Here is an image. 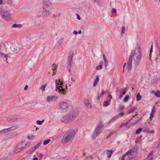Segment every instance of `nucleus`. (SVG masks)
<instances>
[{
  "instance_id": "nucleus-12",
  "label": "nucleus",
  "mask_w": 160,
  "mask_h": 160,
  "mask_svg": "<svg viewBox=\"0 0 160 160\" xmlns=\"http://www.w3.org/2000/svg\"><path fill=\"white\" fill-rule=\"evenodd\" d=\"M51 12L50 10H48L46 8H44L42 12V15L43 17H47L51 15Z\"/></svg>"
},
{
  "instance_id": "nucleus-37",
  "label": "nucleus",
  "mask_w": 160,
  "mask_h": 160,
  "mask_svg": "<svg viewBox=\"0 0 160 160\" xmlns=\"http://www.w3.org/2000/svg\"><path fill=\"white\" fill-rule=\"evenodd\" d=\"M46 85H47V84H45L44 85L42 86L41 87L40 89L41 90H42V91H44L45 90V88L46 87Z\"/></svg>"
},
{
  "instance_id": "nucleus-58",
  "label": "nucleus",
  "mask_w": 160,
  "mask_h": 160,
  "mask_svg": "<svg viewBox=\"0 0 160 160\" xmlns=\"http://www.w3.org/2000/svg\"><path fill=\"white\" fill-rule=\"evenodd\" d=\"M158 118L159 120H160V111H159L158 115Z\"/></svg>"
},
{
  "instance_id": "nucleus-25",
  "label": "nucleus",
  "mask_w": 160,
  "mask_h": 160,
  "mask_svg": "<svg viewBox=\"0 0 160 160\" xmlns=\"http://www.w3.org/2000/svg\"><path fill=\"white\" fill-rule=\"evenodd\" d=\"M126 93L125 92L121 91L120 92V94L119 95L118 99H121V98L123 97V95Z\"/></svg>"
},
{
  "instance_id": "nucleus-10",
  "label": "nucleus",
  "mask_w": 160,
  "mask_h": 160,
  "mask_svg": "<svg viewBox=\"0 0 160 160\" xmlns=\"http://www.w3.org/2000/svg\"><path fill=\"white\" fill-rule=\"evenodd\" d=\"M17 128V126H13L8 128L4 129L0 131V134L14 130Z\"/></svg>"
},
{
  "instance_id": "nucleus-4",
  "label": "nucleus",
  "mask_w": 160,
  "mask_h": 160,
  "mask_svg": "<svg viewBox=\"0 0 160 160\" xmlns=\"http://www.w3.org/2000/svg\"><path fill=\"white\" fill-rule=\"evenodd\" d=\"M56 90L59 93L65 95L66 93V91L63 88V83L61 82L59 79L56 80Z\"/></svg>"
},
{
  "instance_id": "nucleus-19",
  "label": "nucleus",
  "mask_w": 160,
  "mask_h": 160,
  "mask_svg": "<svg viewBox=\"0 0 160 160\" xmlns=\"http://www.w3.org/2000/svg\"><path fill=\"white\" fill-rule=\"evenodd\" d=\"M118 118V116H116L112 118L108 122V124L109 125L112 123L114 122Z\"/></svg>"
},
{
  "instance_id": "nucleus-31",
  "label": "nucleus",
  "mask_w": 160,
  "mask_h": 160,
  "mask_svg": "<svg viewBox=\"0 0 160 160\" xmlns=\"http://www.w3.org/2000/svg\"><path fill=\"white\" fill-rule=\"evenodd\" d=\"M155 95L157 97L159 98L160 97V91H158L157 92H155Z\"/></svg>"
},
{
  "instance_id": "nucleus-26",
  "label": "nucleus",
  "mask_w": 160,
  "mask_h": 160,
  "mask_svg": "<svg viewBox=\"0 0 160 160\" xmlns=\"http://www.w3.org/2000/svg\"><path fill=\"white\" fill-rule=\"evenodd\" d=\"M137 109V108H134L131 109H130L129 111H128L127 113L128 114H129L130 113H132L134 112L135 110Z\"/></svg>"
},
{
  "instance_id": "nucleus-22",
  "label": "nucleus",
  "mask_w": 160,
  "mask_h": 160,
  "mask_svg": "<svg viewBox=\"0 0 160 160\" xmlns=\"http://www.w3.org/2000/svg\"><path fill=\"white\" fill-rule=\"evenodd\" d=\"M103 64V62L102 61H100L99 63V66H97L96 67V69L98 70H101L102 68V66Z\"/></svg>"
},
{
  "instance_id": "nucleus-27",
  "label": "nucleus",
  "mask_w": 160,
  "mask_h": 160,
  "mask_svg": "<svg viewBox=\"0 0 160 160\" xmlns=\"http://www.w3.org/2000/svg\"><path fill=\"white\" fill-rule=\"evenodd\" d=\"M142 96L140 95V93H138L137 95V101H138L139 100H140L142 98Z\"/></svg>"
},
{
  "instance_id": "nucleus-61",
  "label": "nucleus",
  "mask_w": 160,
  "mask_h": 160,
  "mask_svg": "<svg viewBox=\"0 0 160 160\" xmlns=\"http://www.w3.org/2000/svg\"><path fill=\"white\" fill-rule=\"evenodd\" d=\"M73 34H75V35H77V34H78V32L77 31H74L73 32Z\"/></svg>"
},
{
  "instance_id": "nucleus-60",
  "label": "nucleus",
  "mask_w": 160,
  "mask_h": 160,
  "mask_svg": "<svg viewBox=\"0 0 160 160\" xmlns=\"http://www.w3.org/2000/svg\"><path fill=\"white\" fill-rule=\"evenodd\" d=\"M118 90H119V88L118 87H117L116 88V90H115V92L116 93L118 92Z\"/></svg>"
},
{
  "instance_id": "nucleus-50",
  "label": "nucleus",
  "mask_w": 160,
  "mask_h": 160,
  "mask_svg": "<svg viewBox=\"0 0 160 160\" xmlns=\"http://www.w3.org/2000/svg\"><path fill=\"white\" fill-rule=\"evenodd\" d=\"M152 49H153V45H152L151 46V48L150 49V53H152Z\"/></svg>"
},
{
  "instance_id": "nucleus-45",
  "label": "nucleus",
  "mask_w": 160,
  "mask_h": 160,
  "mask_svg": "<svg viewBox=\"0 0 160 160\" xmlns=\"http://www.w3.org/2000/svg\"><path fill=\"white\" fill-rule=\"evenodd\" d=\"M7 3L8 4H11L12 3V2L11 0H8Z\"/></svg>"
},
{
  "instance_id": "nucleus-28",
  "label": "nucleus",
  "mask_w": 160,
  "mask_h": 160,
  "mask_svg": "<svg viewBox=\"0 0 160 160\" xmlns=\"http://www.w3.org/2000/svg\"><path fill=\"white\" fill-rule=\"evenodd\" d=\"M64 42V39L62 38L59 40L58 42V45H60L62 44Z\"/></svg>"
},
{
  "instance_id": "nucleus-18",
  "label": "nucleus",
  "mask_w": 160,
  "mask_h": 160,
  "mask_svg": "<svg viewBox=\"0 0 160 160\" xmlns=\"http://www.w3.org/2000/svg\"><path fill=\"white\" fill-rule=\"evenodd\" d=\"M96 78L95 80L94 81V83H93V86L94 87H95L96 86L98 82H99V76L98 75H97L96 76Z\"/></svg>"
},
{
  "instance_id": "nucleus-64",
  "label": "nucleus",
  "mask_w": 160,
  "mask_h": 160,
  "mask_svg": "<svg viewBox=\"0 0 160 160\" xmlns=\"http://www.w3.org/2000/svg\"><path fill=\"white\" fill-rule=\"evenodd\" d=\"M33 160H38V159L37 158H35L33 159Z\"/></svg>"
},
{
  "instance_id": "nucleus-54",
  "label": "nucleus",
  "mask_w": 160,
  "mask_h": 160,
  "mask_svg": "<svg viewBox=\"0 0 160 160\" xmlns=\"http://www.w3.org/2000/svg\"><path fill=\"white\" fill-rule=\"evenodd\" d=\"M112 12L116 13V10L115 8H112Z\"/></svg>"
},
{
  "instance_id": "nucleus-8",
  "label": "nucleus",
  "mask_w": 160,
  "mask_h": 160,
  "mask_svg": "<svg viewBox=\"0 0 160 160\" xmlns=\"http://www.w3.org/2000/svg\"><path fill=\"white\" fill-rule=\"evenodd\" d=\"M59 106L61 109L62 110L67 109L69 107L68 104L64 101H61L59 103Z\"/></svg>"
},
{
  "instance_id": "nucleus-32",
  "label": "nucleus",
  "mask_w": 160,
  "mask_h": 160,
  "mask_svg": "<svg viewBox=\"0 0 160 160\" xmlns=\"http://www.w3.org/2000/svg\"><path fill=\"white\" fill-rule=\"evenodd\" d=\"M44 120H42V121H40L38 120L37 121V123L39 125H41L42 124V123L44 122Z\"/></svg>"
},
{
  "instance_id": "nucleus-5",
  "label": "nucleus",
  "mask_w": 160,
  "mask_h": 160,
  "mask_svg": "<svg viewBox=\"0 0 160 160\" xmlns=\"http://www.w3.org/2000/svg\"><path fill=\"white\" fill-rule=\"evenodd\" d=\"M73 54V51H70L69 52L68 59V64L67 69V70L68 71L69 75L71 74V69L72 68V57Z\"/></svg>"
},
{
  "instance_id": "nucleus-40",
  "label": "nucleus",
  "mask_w": 160,
  "mask_h": 160,
  "mask_svg": "<svg viewBox=\"0 0 160 160\" xmlns=\"http://www.w3.org/2000/svg\"><path fill=\"white\" fill-rule=\"evenodd\" d=\"M153 114H154L153 113L151 112L150 114V117L149 118L150 120V121H151L152 120V118H153Z\"/></svg>"
},
{
  "instance_id": "nucleus-30",
  "label": "nucleus",
  "mask_w": 160,
  "mask_h": 160,
  "mask_svg": "<svg viewBox=\"0 0 160 160\" xmlns=\"http://www.w3.org/2000/svg\"><path fill=\"white\" fill-rule=\"evenodd\" d=\"M129 96L128 95H127L125 96V97L123 99V101L124 102H127L129 99Z\"/></svg>"
},
{
  "instance_id": "nucleus-42",
  "label": "nucleus",
  "mask_w": 160,
  "mask_h": 160,
  "mask_svg": "<svg viewBox=\"0 0 160 160\" xmlns=\"http://www.w3.org/2000/svg\"><path fill=\"white\" fill-rule=\"evenodd\" d=\"M155 106H153L152 109L151 111V113H154L155 112Z\"/></svg>"
},
{
  "instance_id": "nucleus-15",
  "label": "nucleus",
  "mask_w": 160,
  "mask_h": 160,
  "mask_svg": "<svg viewBox=\"0 0 160 160\" xmlns=\"http://www.w3.org/2000/svg\"><path fill=\"white\" fill-rule=\"evenodd\" d=\"M42 2L45 6L50 7L52 5V2L50 0H43Z\"/></svg>"
},
{
  "instance_id": "nucleus-34",
  "label": "nucleus",
  "mask_w": 160,
  "mask_h": 160,
  "mask_svg": "<svg viewBox=\"0 0 160 160\" xmlns=\"http://www.w3.org/2000/svg\"><path fill=\"white\" fill-rule=\"evenodd\" d=\"M35 151V150H34V149H33V148H31V149H29V150H28V151L27 153H32Z\"/></svg>"
},
{
  "instance_id": "nucleus-56",
  "label": "nucleus",
  "mask_w": 160,
  "mask_h": 160,
  "mask_svg": "<svg viewBox=\"0 0 160 160\" xmlns=\"http://www.w3.org/2000/svg\"><path fill=\"white\" fill-rule=\"evenodd\" d=\"M77 19H78V20H80L81 18H80V17L79 16V15L78 14H77Z\"/></svg>"
},
{
  "instance_id": "nucleus-24",
  "label": "nucleus",
  "mask_w": 160,
  "mask_h": 160,
  "mask_svg": "<svg viewBox=\"0 0 160 160\" xmlns=\"http://www.w3.org/2000/svg\"><path fill=\"white\" fill-rule=\"evenodd\" d=\"M156 45L157 47L159 49V53H158V56L160 57V41L159 42H157Z\"/></svg>"
},
{
  "instance_id": "nucleus-7",
  "label": "nucleus",
  "mask_w": 160,
  "mask_h": 160,
  "mask_svg": "<svg viewBox=\"0 0 160 160\" xmlns=\"http://www.w3.org/2000/svg\"><path fill=\"white\" fill-rule=\"evenodd\" d=\"M10 12V11H8L6 10L0 11V15L3 19L9 21L10 20L11 18Z\"/></svg>"
},
{
  "instance_id": "nucleus-41",
  "label": "nucleus",
  "mask_w": 160,
  "mask_h": 160,
  "mask_svg": "<svg viewBox=\"0 0 160 160\" xmlns=\"http://www.w3.org/2000/svg\"><path fill=\"white\" fill-rule=\"evenodd\" d=\"M149 132V130L148 128H146L143 130V132H148V133Z\"/></svg>"
},
{
  "instance_id": "nucleus-6",
  "label": "nucleus",
  "mask_w": 160,
  "mask_h": 160,
  "mask_svg": "<svg viewBox=\"0 0 160 160\" xmlns=\"http://www.w3.org/2000/svg\"><path fill=\"white\" fill-rule=\"evenodd\" d=\"M30 143L29 142L25 143L24 142H22L21 144H18L17 146L15 148L14 152L15 153H17L22 151L26 148V147L28 145L29 146Z\"/></svg>"
},
{
  "instance_id": "nucleus-46",
  "label": "nucleus",
  "mask_w": 160,
  "mask_h": 160,
  "mask_svg": "<svg viewBox=\"0 0 160 160\" xmlns=\"http://www.w3.org/2000/svg\"><path fill=\"white\" fill-rule=\"evenodd\" d=\"M127 157V155H125V153L123 155L122 157L121 158L122 160H125V158Z\"/></svg>"
},
{
  "instance_id": "nucleus-9",
  "label": "nucleus",
  "mask_w": 160,
  "mask_h": 160,
  "mask_svg": "<svg viewBox=\"0 0 160 160\" xmlns=\"http://www.w3.org/2000/svg\"><path fill=\"white\" fill-rule=\"evenodd\" d=\"M133 152L132 151V149H130L125 153V155H127V160H130L134 158V156L133 155Z\"/></svg>"
},
{
  "instance_id": "nucleus-53",
  "label": "nucleus",
  "mask_w": 160,
  "mask_h": 160,
  "mask_svg": "<svg viewBox=\"0 0 160 160\" xmlns=\"http://www.w3.org/2000/svg\"><path fill=\"white\" fill-rule=\"evenodd\" d=\"M93 0L96 3H99L101 0Z\"/></svg>"
},
{
  "instance_id": "nucleus-2",
  "label": "nucleus",
  "mask_w": 160,
  "mask_h": 160,
  "mask_svg": "<svg viewBox=\"0 0 160 160\" xmlns=\"http://www.w3.org/2000/svg\"><path fill=\"white\" fill-rule=\"evenodd\" d=\"M75 132L73 129H69L66 132L62 140V143H67L72 141L74 137Z\"/></svg>"
},
{
  "instance_id": "nucleus-17",
  "label": "nucleus",
  "mask_w": 160,
  "mask_h": 160,
  "mask_svg": "<svg viewBox=\"0 0 160 160\" xmlns=\"http://www.w3.org/2000/svg\"><path fill=\"white\" fill-rule=\"evenodd\" d=\"M18 118V116H14L10 119L9 122H10L11 123H12L15 122H16L17 121V120Z\"/></svg>"
},
{
  "instance_id": "nucleus-13",
  "label": "nucleus",
  "mask_w": 160,
  "mask_h": 160,
  "mask_svg": "<svg viewBox=\"0 0 160 160\" xmlns=\"http://www.w3.org/2000/svg\"><path fill=\"white\" fill-rule=\"evenodd\" d=\"M57 97L54 96H48L47 98V101L48 102L52 101H55L57 100Z\"/></svg>"
},
{
  "instance_id": "nucleus-43",
  "label": "nucleus",
  "mask_w": 160,
  "mask_h": 160,
  "mask_svg": "<svg viewBox=\"0 0 160 160\" xmlns=\"http://www.w3.org/2000/svg\"><path fill=\"white\" fill-rule=\"evenodd\" d=\"M107 92V91H102L100 95V96H101V97H102L103 94L105 93H106Z\"/></svg>"
},
{
  "instance_id": "nucleus-16",
  "label": "nucleus",
  "mask_w": 160,
  "mask_h": 160,
  "mask_svg": "<svg viewBox=\"0 0 160 160\" xmlns=\"http://www.w3.org/2000/svg\"><path fill=\"white\" fill-rule=\"evenodd\" d=\"M84 103L86 107L89 108H91V106L89 100L87 98H85L84 100Z\"/></svg>"
},
{
  "instance_id": "nucleus-35",
  "label": "nucleus",
  "mask_w": 160,
  "mask_h": 160,
  "mask_svg": "<svg viewBox=\"0 0 160 160\" xmlns=\"http://www.w3.org/2000/svg\"><path fill=\"white\" fill-rule=\"evenodd\" d=\"M142 117H140L139 119L137 120L132 124V125H136L137 124L139 121H140L142 119Z\"/></svg>"
},
{
  "instance_id": "nucleus-48",
  "label": "nucleus",
  "mask_w": 160,
  "mask_h": 160,
  "mask_svg": "<svg viewBox=\"0 0 160 160\" xmlns=\"http://www.w3.org/2000/svg\"><path fill=\"white\" fill-rule=\"evenodd\" d=\"M124 113H123V112H122L118 114L117 116H120V117H122L124 115Z\"/></svg>"
},
{
  "instance_id": "nucleus-21",
  "label": "nucleus",
  "mask_w": 160,
  "mask_h": 160,
  "mask_svg": "<svg viewBox=\"0 0 160 160\" xmlns=\"http://www.w3.org/2000/svg\"><path fill=\"white\" fill-rule=\"evenodd\" d=\"M153 151H152L148 155L147 158L146 159V160H152L153 159V158H150L153 155Z\"/></svg>"
},
{
  "instance_id": "nucleus-44",
  "label": "nucleus",
  "mask_w": 160,
  "mask_h": 160,
  "mask_svg": "<svg viewBox=\"0 0 160 160\" xmlns=\"http://www.w3.org/2000/svg\"><path fill=\"white\" fill-rule=\"evenodd\" d=\"M126 125V124L125 123H122L120 126H119V128H122L123 127L125 126Z\"/></svg>"
},
{
  "instance_id": "nucleus-36",
  "label": "nucleus",
  "mask_w": 160,
  "mask_h": 160,
  "mask_svg": "<svg viewBox=\"0 0 160 160\" xmlns=\"http://www.w3.org/2000/svg\"><path fill=\"white\" fill-rule=\"evenodd\" d=\"M50 139H49L45 140L43 142V144L44 145H46L50 142Z\"/></svg>"
},
{
  "instance_id": "nucleus-11",
  "label": "nucleus",
  "mask_w": 160,
  "mask_h": 160,
  "mask_svg": "<svg viewBox=\"0 0 160 160\" xmlns=\"http://www.w3.org/2000/svg\"><path fill=\"white\" fill-rule=\"evenodd\" d=\"M103 129V126L101 125H99L96 128L95 132L96 135H99Z\"/></svg>"
},
{
  "instance_id": "nucleus-39",
  "label": "nucleus",
  "mask_w": 160,
  "mask_h": 160,
  "mask_svg": "<svg viewBox=\"0 0 160 160\" xmlns=\"http://www.w3.org/2000/svg\"><path fill=\"white\" fill-rule=\"evenodd\" d=\"M125 27L124 26H123L122 27V32H121L122 34H123L125 33Z\"/></svg>"
},
{
  "instance_id": "nucleus-14",
  "label": "nucleus",
  "mask_w": 160,
  "mask_h": 160,
  "mask_svg": "<svg viewBox=\"0 0 160 160\" xmlns=\"http://www.w3.org/2000/svg\"><path fill=\"white\" fill-rule=\"evenodd\" d=\"M108 98L109 99L108 101H106L103 103V106L104 107H107L110 104V102L111 101V99L112 98V95H110L108 96Z\"/></svg>"
},
{
  "instance_id": "nucleus-57",
  "label": "nucleus",
  "mask_w": 160,
  "mask_h": 160,
  "mask_svg": "<svg viewBox=\"0 0 160 160\" xmlns=\"http://www.w3.org/2000/svg\"><path fill=\"white\" fill-rule=\"evenodd\" d=\"M151 55H152V53H150L149 54V59L150 60H151Z\"/></svg>"
},
{
  "instance_id": "nucleus-52",
  "label": "nucleus",
  "mask_w": 160,
  "mask_h": 160,
  "mask_svg": "<svg viewBox=\"0 0 160 160\" xmlns=\"http://www.w3.org/2000/svg\"><path fill=\"white\" fill-rule=\"evenodd\" d=\"M128 89L127 88H126L122 89V90L123 91L122 92H126Z\"/></svg>"
},
{
  "instance_id": "nucleus-49",
  "label": "nucleus",
  "mask_w": 160,
  "mask_h": 160,
  "mask_svg": "<svg viewBox=\"0 0 160 160\" xmlns=\"http://www.w3.org/2000/svg\"><path fill=\"white\" fill-rule=\"evenodd\" d=\"M103 57L104 61L107 60V59L106 57V56L104 54H103Z\"/></svg>"
},
{
  "instance_id": "nucleus-47",
  "label": "nucleus",
  "mask_w": 160,
  "mask_h": 160,
  "mask_svg": "<svg viewBox=\"0 0 160 160\" xmlns=\"http://www.w3.org/2000/svg\"><path fill=\"white\" fill-rule=\"evenodd\" d=\"M105 65V66L106 68L108 66V60L106 61H104Z\"/></svg>"
},
{
  "instance_id": "nucleus-1",
  "label": "nucleus",
  "mask_w": 160,
  "mask_h": 160,
  "mask_svg": "<svg viewBox=\"0 0 160 160\" xmlns=\"http://www.w3.org/2000/svg\"><path fill=\"white\" fill-rule=\"evenodd\" d=\"M133 59V63L136 67H137L140 63L141 59V54L140 51V45L137 43L135 48L134 53L131 52L128 60L127 68L128 71L131 70L132 61Z\"/></svg>"
},
{
  "instance_id": "nucleus-59",
  "label": "nucleus",
  "mask_w": 160,
  "mask_h": 160,
  "mask_svg": "<svg viewBox=\"0 0 160 160\" xmlns=\"http://www.w3.org/2000/svg\"><path fill=\"white\" fill-rule=\"evenodd\" d=\"M97 135H96V134H95V132L94 131V133L92 135V138H94L95 137L97 136Z\"/></svg>"
},
{
  "instance_id": "nucleus-63",
  "label": "nucleus",
  "mask_w": 160,
  "mask_h": 160,
  "mask_svg": "<svg viewBox=\"0 0 160 160\" xmlns=\"http://www.w3.org/2000/svg\"><path fill=\"white\" fill-rule=\"evenodd\" d=\"M28 88V86L26 85L25 86L24 88V90H26Z\"/></svg>"
},
{
  "instance_id": "nucleus-3",
  "label": "nucleus",
  "mask_w": 160,
  "mask_h": 160,
  "mask_svg": "<svg viewBox=\"0 0 160 160\" xmlns=\"http://www.w3.org/2000/svg\"><path fill=\"white\" fill-rule=\"evenodd\" d=\"M78 115V114L77 112H73L66 114L62 117L61 119V122L65 123L72 122L74 120Z\"/></svg>"
},
{
  "instance_id": "nucleus-23",
  "label": "nucleus",
  "mask_w": 160,
  "mask_h": 160,
  "mask_svg": "<svg viewBox=\"0 0 160 160\" xmlns=\"http://www.w3.org/2000/svg\"><path fill=\"white\" fill-rule=\"evenodd\" d=\"M22 27L21 24H14L12 25V28H21Z\"/></svg>"
},
{
  "instance_id": "nucleus-55",
  "label": "nucleus",
  "mask_w": 160,
  "mask_h": 160,
  "mask_svg": "<svg viewBox=\"0 0 160 160\" xmlns=\"http://www.w3.org/2000/svg\"><path fill=\"white\" fill-rule=\"evenodd\" d=\"M132 119L131 118V119H129L128 121L126 123H125L126 124V125H128V123L130 122L131 120H132Z\"/></svg>"
},
{
  "instance_id": "nucleus-51",
  "label": "nucleus",
  "mask_w": 160,
  "mask_h": 160,
  "mask_svg": "<svg viewBox=\"0 0 160 160\" xmlns=\"http://www.w3.org/2000/svg\"><path fill=\"white\" fill-rule=\"evenodd\" d=\"M114 133V132H112L111 133H110L109 134V135L108 136L107 138H109L110 137L111 135H112V134H113Z\"/></svg>"
},
{
  "instance_id": "nucleus-38",
  "label": "nucleus",
  "mask_w": 160,
  "mask_h": 160,
  "mask_svg": "<svg viewBox=\"0 0 160 160\" xmlns=\"http://www.w3.org/2000/svg\"><path fill=\"white\" fill-rule=\"evenodd\" d=\"M41 144V143H39L37 144L36 145H35L34 147H33V149L35 150L36 149H37L40 146Z\"/></svg>"
},
{
  "instance_id": "nucleus-29",
  "label": "nucleus",
  "mask_w": 160,
  "mask_h": 160,
  "mask_svg": "<svg viewBox=\"0 0 160 160\" xmlns=\"http://www.w3.org/2000/svg\"><path fill=\"white\" fill-rule=\"evenodd\" d=\"M142 128H139L136 131V134H138L140 133V132L142 131Z\"/></svg>"
},
{
  "instance_id": "nucleus-20",
  "label": "nucleus",
  "mask_w": 160,
  "mask_h": 160,
  "mask_svg": "<svg viewBox=\"0 0 160 160\" xmlns=\"http://www.w3.org/2000/svg\"><path fill=\"white\" fill-rule=\"evenodd\" d=\"M113 153L112 150H109L106 151V153L107 154V157L108 158H110Z\"/></svg>"
},
{
  "instance_id": "nucleus-33",
  "label": "nucleus",
  "mask_w": 160,
  "mask_h": 160,
  "mask_svg": "<svg viewBox=\"0 0 160 160\" xmlns=\"http://www.w3.org/2000/svg\"><path fill=\"white\" fill-rule=\"evenodd\" d=\"M52 69L53 71H54V69H56L58 68L57 65L55 64H53L52 65Z\"/></svg>"
},
{
  "instance_id": "nucleus-62",
  "label": "nucleus",
  "mask_w": 160,
  "mask_h": 160,
  "mask_svg": "<svg viewBox=\"0 0 160 160\" xmlns=\"http://www.w3.org/2000/svg\"><path fill=\"white\" fill-rule=\"evenodd\" d=\"M154 132V130H152L151 131H149V132L148 133H153Z\"/></svg>"
}]
</instances>
